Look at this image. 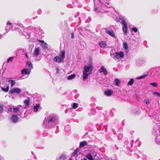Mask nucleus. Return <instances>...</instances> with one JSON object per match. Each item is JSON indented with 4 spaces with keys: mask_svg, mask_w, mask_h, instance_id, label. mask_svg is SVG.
I'll return each instance as SVG.
<instances>
[{
    "mask_svg": "<svg viewBox=\"0 0 160 160\" xmlns=\"http://www.w3.org/2000/svg\"><path fill=\"white\" fill-rule=\"evenodd\" d=\"M57 117L53 114H51L48 117L45 118L43 122V125L46 128L53 127L58 123Z\"/></svg>",
    "mask_w": 160,
    "mask_h": 160,
    "instance_id": "1",
    "label": "nucleus"
},
{
    "mask_svg": "<svg viewBox=\"0 0 160 160\" xmlns=\"http://www.w3.org/2000/svg\"><path fill=\"white\" fill-rule=\"evenodd\" d=\"M93 70L92 64V63H90L88 66H85L84 68L83 71V79L85 80L87 79L89 74Z\"/></svg>",
    "mask_w": 160,
    "mask_h": 160,
    "instance_id": "2",
    "label": "nucleus"
},
{
    "mask_svg": "<svg viewBox=\"0 0 160 160\" xmlns=\"http://www.w3.org/2000/svg\"><path fill=\"white\" fill-rule=\"evenodd\" d=\"M12 112L14 113H17L18 115L20 116L24 112L23 107L20 105L17 108H12Z\"/></svg>",
    "mask_w": 160,
    "mask_h": 160,
    "instance_id": "3",
    "label": "nucleus"
},
{
    "mask_svg": "<svg viewBox=\"0 0 160 160\" xmlns=\"http://www.w3.org/2000/svg\"><path fill=\"white\" fill-rule=\"evenodd\" d=\"M121 23L122 25V30L124 35H126L128 29V25L125 21L123 19L121 20Z\"/></svg>",
    "mask_w": 160,
    "mask_h": 160,
    "instance_id": "4",
    "label": "nucleus"
},
{
    "mask_svg": "<svg viewBox=\"0 0 160 160\" xmlns=\"http://www.w3.org/2000/svg\"><path fill=\"white\" fill-rule=\"evenodd\" d=\"M115 59L122 58L124 57V53L122 52H116L114 54Z\"/></svg>",
    "mask_w": 160,
    "mask_h": 160,
    "instance_id": "5",
    "label": "nucleus"
},
{
    "mask_svg": "<svg viewBox=\"0 0 160 160\" xmlns=\"http://www.w3.org/2000/svg\"><path fill=\"white\" fill-rule=\"evenodd\" d=\"M96 155V152L93 153V154L88 153L86 155L85 157L89 160H94L93 157L95 158Z\"/></svg>",
    "mask_w": 160,
    "mask_h": 160,
    "instance_id": "6",
    "label": "nucleus"
},
{
    "mask_svg": "<svg viewBox=\"0 0 160 160\" xmlns=\"http://www.w3.org/2000/svg\"><path fill=\"white\" fill-rule=\"evenodd\" d=\"M99 2L106 7L108 8L110 6V3L108 0H98Z\"/></svg>",
    "mask_w": 160,
    "mask_h": 160,
    "instance_id": "7",
    "label": "nucleus"
},
{
    "mask_svg": "<svg viewBox=\"0 0 160 160\" xmlns=\"http://www.w3.org/2000/svg\"><path fill=\"white\" fill-rule=\"evenodd\" d=\"M31 72V70L29 69L24 68L21 71L23 75H28Z\"/></svg>",
    "mask_w": 160,
    "mask_h": 160,
    "instance_id": "8",
    "label": "nucleus"
},
{
    "mask_svg": "<svg viewBox=\"0 0 160 160\" xmlns=\"http://www.w3.org/2000/svg\"><path fill=\"white\" fill-rule=\"evenodd\" d=\"M21 92L20 89L18 88H14L10 91V92L11 94L15 92L17 93H19Z\"/></svg>",
    "mask_w": 160,
    "mask_h": 160,
    "instance_id": "9",
    "label": "nucleus"
},
{
    "mask_svg": "<svg viewBox=\"0 0 160 160\" xmlns=\"http://www.w3.org/2000/svg\"><path fill=\"white\" fill-rule=\"evenodd\" d=\"M13 27V26L12 25V23L8 21L7 22V26L6 27V30L12 29Z\"/></svg>",
    "mask_w": 160,
    "mask_h": 160,
    "instance_id": "10",
    "label": "nucleus"
},
{
    "mask_svg": "<svg viewBox=\"0 0 160 160\" xmlns=\"http://www.w3.org/2000/svg\"><path fill=\"white\" fill-rule=\"evenodd\" d=\"M11 120L12 122L16 123L18 121V118L17 115H13L11 117Z\"/></svg>",
    "mask_w": 160,
    "mask_h": 160,
    "instance_id": "11",
    "label": "nucleus"
},
{
    "mask_svg": "<svg viewBox=\"0 0 160 160\" xmlns=\"http://www.w3.org/2000/svg\"><path fill=\"white\" fill-rule=\"evenodd\" d=\"M30 101V100L29 98H28L27 99L24 100L23 102L24 104H25L26 106L25 107H23V109L24 108H27L29 107V105Z\"/></svg>",
    "mask_w": 160,
    "mask_h": 160,
    "instance_id": "12",
    "label": "nucleus"
},
{
    "mask_svg": "<svg viewBox=\"0 0 160 160\" xmlns=\"http://www.w3.org/2000/svg\"><path fill=\"white\" fill-rule=\"evenodd\" d=\"M106 32L112 37H115L114 32L111 29L109 30L106 29Z\"/></svg>",
    "mask_w": 160,
    "mask_h": 160,
    "instance_id": "13",
    "label": "nucleus"
},
{
    "mask_svg": "<svg viewBox=\"0 0 160 160\" xmlns=\"http://www.w3.org/2000/svg\"><path fill=\"white\" fill-rule=\"evenodd\" d=\"M100 73L103 72L104 75H106L107 74V71L106 69L104 68V66H102L101 68L99 70Z\"/></svg>",
    "mask_w": 160,
    "mask_h": 160,
    "instance_id": "14",
    "label": "nucleus"
},
{
    "mask_svg": "<svg viewBox=\"0 0 160 160\" xmlns=\"http://www.w3.org/2000/svg\"><path fill=\"white\" fill-rule=\"evenodd\" d=\"M145 61L144 60L140 59L138 60L137 62V64L138 66H141L145 64Z\"/></svg>",
    "mask_w": 160,
    "mask_h": 160,
    "instance_id": "15",
    "label": "nucleus"
},
{
    "mask_svg": "<svg viewBox=\"0 0 160 160\" xmlns=\"http://www.w3.org/2000/svg\"><path fill=\"white\" fill-rule=\"evenodd\" d=\"M148 75V72H146L141 76L137 77L136 78L137 79H142L147 77Z\"/></svg>",
    "mask_w": 160,
    "mask_h": 160,
    "instance_id": "16",
    "label": "nucleus"
},
{
    "mask_svg": "<svg viewBox=\"0 0 160 160\" xmlns=\"http://www.w3.org/2000/svg\"><path fill=\"white\" fill-rule=\"evenodd\" d=\"M113 91L110 90L108 89L104 92V94L107 96H110L113 94Z\"/></svg>",
    "mask_w": 160,
    "mask_h": 160,
    "instance_id": "17",
    "label": "nucleus"
},
{
    "mask_svg": "<svg viewBox=\"0 0 160 160\" xmlns=\"http://www.w3.org/2000/svg\"><path fill=\"white\" fill-rule=\"evenodd\" d=\"M40 50L38 48H36L35 50V51L33 53V55L34 56H38L40 53Z\"/></svg>",
    "mask_w": 160,
    "mask_h": 160,
    "instance_id": "18",
    "label": "nucleus"
},
{
    "mask_svg": "<svg viewBox=\"0 0 160 160\" xmlns=\"http://www.w3.org/2000/svg\"><path fill=\"white\" fill-rule=\"evenodd\" d=\"M62 59L59 56H56L54 59L55 61L57 62L60 63L62 61Z\"/></svg>",
    "mask_w": 160,
    "mask_h": 160,
    "instance_id": "19",
    "label": "nucleus"
},
{
    "mask_svg": "<svg viewBox=\"0 0 160 160\" xmlns=\"http://www.w3.org/2000/svg\"><path fill=\"white\" fill-rule=\"evenodd\" d=\"M26 67L28 68H29L30 70L33 68V66L31 62L30 61H27L26 62Z\"/></svg>",
    "mask_w": 160,
    "mask_h": 160,
    "instance_id": "20",
    "label": "nucleus"
},
{
    "mask_svg": "<svg viewBox=\"0 0 160 160\" xmlns=\"http://www.w3.org/2000/svg\"><path fill=\"white\" fill-rule=\"evenodd\" d=\"M40 105L39 104H37L36 105H34L33 107L34 111L35 112H36L38 111V110L39 109Z\"/></svg>",
    "mask_w": 160,
    "mask_h": 160,
    "instance_id": "21",
    "label": "nucleus"
},
{
    "mask_svg": "<svg viewBox=\"0 0 160 160\" xmlns=\"http://www.w3.org/2000/svg\"><path fill=\"white\" fill-rule=\"evenodd\" d=\"M99 45L101 48H104L106 46V44L105 42L101 41L99 43Z\"/></svg>",
    "mask_w": 160,
    "mask_h": 160,
    "instance_id": "22",
    "label": "nucleus"
},
{
    "mask_svg": "<svg viewBox=\"0 0 160 160\" xmlns=\"http://www.w3.org/2000/svg\"><path fill=\"white\" fill-rule=\"evenodd\" d=\"M87 142L86 141H82L80 142L79 144V147H82L84 146L87 145Z\"/></svg>",
    "mask_w": 160,
    "mask_h": 160,
    "instance_id": "23",
    "label": "nucleus"
},
{
    "mask_svg": "<svg viewBox=\"0 0 160 160\" xmlns=\"http://www.w3.org/2000/svg\"><path fill=\"white\" fill-rule=\"evenodd\" d=\"M59 56L60 57V58H61L62 59H63L65 57V51H63L61 52Z\"/></svg>",
    "mask_w": 160,
    "mask_h": 160,
    "instance_id": "24",
    "label": "nucleus"
},
{
    "mask_svg": "<svg viewBox=\"0 0 160 160\" xmlns=\"http://www.w3.org/2000/svg\"><path fill=\"white\" fill-rule=\"evenodd\" d=\"M115 85L116 86H119L121 83V81L118 78L115 79Z\"/></svg>",
    "mask_w": 160,
    "mask_h": 160,
    "instance_id": "25",
    "label": "nucleus"
},
{
    "mask_svg": "<svg viewBox=\"0 0 160 160\" xmlns=\"http://www.w3.org/2000/svg\"><path fill=\"white\" fill-rule=\"evenodd\" d=\"M76 75L74 74H72L69 76L68 77V80H72L75 78Z\"/></svg>",
    "mask_w": 160,
    "mask_h": 160,
    "instance_id": "26",
    "label": "nucleus"
},
{
    "mask_svg": "<svg viewBox=\"0 0 160 160\" xmlns=\"http://www.w3.org/2000/svg\"><path fill=\"white\" fill-rule=\"evenodd\" d=\"M134 80L132 78L128 82L127 85H132L134 82Z\"/></svg>",
    "mask_w": 160,
    "mask_h": 160,
    "instance_id": "27",
    "label": "nucleus"
},
{
    "mask_svg": "<svg viewBox=\"0 0 160 160\" xmlns=\"http://www.w3.org/2000/svg\"><path fill=\"white\" fill-rule=\"evenodd\" d=\"M2 89L5 92H7L9 90V86H7L6 88H4L3 87H1Z\"/></svg>",
    "mask_w": 160,
    "mask_h": 160,
    "instance_id": "28",
    "label": "nucleus"
},
{
    "mask_svg": "<svg viewBox=\"0 0 160 160\" xmlns=\"http://www.w3.org/2000/svg\"><path fill=\"white\" fill-rule=\"evenodd\" d=\"M8 82L10 83L11 87H12L15 84V82L13 80H9Z\"/></svg>",
    "mask_w": 160,
    "mask_h": 160,
    "instance_id": "29",
    "label": "nucleus"
},
{
    "mask_svg": "<svg viewBox=\"0 0 160 160\" xmlns=\"http://www.w3.org/2000/svg\"><path fill=\"white\" fill-rule=\"evenodd\" d=\"M79 149H77L74 150V151L72 152V155L75 156L79 152Z\"/></svg>",
    "mask_w": 160,
    "mask_h": 160,
    "instance_id": "30",
    "label": "nucleus"
},
{
    "mask_svg": "<svg viewBox=\"0 0 160 160\" xmlns=\"http://www.w3.org/2000/svg\"><path fill=\"white\" fill-rule=\"evenodd\" d=\"M123 48L127 50L128 48V45L126 42H124L123 43Z\"/></svg>",
    "mask_w": 160,
    "mask_h": 160,
    "instance_id": "31",
    "label": "nucleus"
},
{
    "mask_svg": "<svg viewBox=\"0 0 160 160\" xmlns=\"http://www.w3.org/2000/svg\"><path fill=\"white\" fill-rule=\"evenodd\" d=\"M66 156L64 154H62L59 157V158L61 159L65 160L66 159Z\"/></svg>",
    "mask_w": 160,
    "mask_h": 160,
    "instance_id": "32",
    "label": "nucleus"
},
{
    "mask_svg": "<svg viewBox=\"0 0 160 160\" xmlns=\"http://www.w3.org/2000/svg\"><path fill=\"white\" fill-rule=\"evenodd\" d=\"M150 85L155 87H157L158 86V83L156 82H151L150 83Z\"/></svg>",
    "mask_w": 160,
    "mask_h": 160,
    "instance_id": "33",
    "label": "nucleus"
},
{
    "mask_svg": "<svg viewBox=\"0 0 160 160\" xmlns=\"http://www.w3.org/2000/svg\"><path fill=\"white\" fill-rule=\"evenodd\" d=\"M95 10V11L96 12H103L102 11L100 8H95L94 9Z\"/></svg>",
    "mask_w": 160,
    "mask_h": 160,
    "instance_id": "34",
    "label": "nucleus"
},
{
    "mask_svg": "<svg viewBox=\"0 0 160 160\" xmlns=\"http://www.w3.org/2000/svg\"><path fill=\"white\" fill-rule=\"evenodd\" d=\"M78 104L76 103H74L73 104L72 107L73 109H75L78 108Z\"/></svg>",
    "mask_w": 160,
    "mask_h": 160,
    "instance_id": "35",
    "label": "nucleus"
},
{
    "mask_svg": "<svg viewBox=\"0 0 160 160\" xmlns=\"http://www.w3.org/2000/svg\"><path fill=\"white\" fill-rule=\"evenodd\" d=\"M152 94L154 96H158L160 97V93L157 92H153L152 93Z\"/></svg>",
    "mask_w": 160,
    "mask_h": 160,
    "instance_id": "36",
    "label": "nucleus"
},
{
    "mask_svg": "<svg viewBox=\"0 0 160 160\" xmlns=\"http://www.w3.org/2000/svg\"><path fill=\"white\" fill-rule=\"evenodd\" d=\"M91 18L90 17H89L86 20L85 22L86 23H88L90 22L91 21Z\"/></svg>",
    "mask_w": 160,
    "mask_h": 160,
    "instance_id": "37",
    "label": "nucleus"
},
{
    "mask_svg": "<svg viewBox=\"0 0 160 160\" xmlns=\"http://www.w3.org/2000/svg\"><path fill=\"white\" fill-rule=\"evenodd\" d=\"M42 46L45 48H48V44L46 42H45Z\"/></svg>",
    "mask_w": 160,
    "mask_h": 160,
    "instance_id": "38",
    "label": "nucleus"
},
{
    "mask_svg": "<svg viewBox=\"0 0 160 160\" xmlns=\"http://www.w3.org/2000/svg\"><path fill=\"white\" fill-rule=\"evenodd\" d=\"M14 58L13 57H11L9 58L7 61V62H9L12 61V59Z\"/></svg>",
    "mask_w": 160,
    "mask_h": 160,
    "instance_id": "39",
    "label": "nucleus"
},
{
    "mask_svg": "<svg viewBox=\"0 0 160 160\" xmlns=\"http://www.w3.org/2000/svg\"><path fill=\"white\" fill-rule=\"evenodd\" d=\"M144 102L146 104H149L150 103L148 99H146L144 100Z\"/></svg>",
    "mask_w": 160,
    "mask_h": 160,
    "instance_id": "40",
    "label": "nucleus"
},
{
    "mask_svg": "<svg viewBox=\"0 0 160 160\" xmlns=\"http://www.w3.org/2000/svg\"><path fill=\"white\" fill-rule=\"evenodd\" d=\"M132 30L134 32H136L138 31V29L136 28H132Z\"/></svg>",
    "mask_w": 160,
    "mask_h": 160,
    "instance_id": "41",
    "label": "nucleus"
},
{
    "mask_svg": "<svg viewBox=\"0 0 160 160\" xmlns=\"http://www.w3.org/2000/svg\"><path fill=\"white\" fill-rule=\"evenodd\" d=\"M3 111V107L0 105V113H1Z\"/></svg>",
    "mask_w": 160,
    "mask_h": 160,
    "instance_id": "42",
    "label": "nucleus"
},
{
    "mask_svg": "<svg viewBox=\"0 0 160 160\" xmlns=\"http://www.w3.org/2000/svg\"><path fill=\"white\" fill-rule=\"evenodd\" d=\"M42 12V10L41 9H39L37 11V13L38 14H40Z\"/></svg>",
    "mask_w": 160,
    "mask_h": 160,
    "instance_id": "43",
    "label": "nucleus"
},
{
    "mask_svg": "<svg viewBox=\"0 0 160 160\" xmlns=\"http://www.w3.org/2000/svg\"><path fill=\"white\" fill-rule=\"evenodd\" d=\"M158 138H156V142H157L158 144H159L160 145V141H158Z\"/></svg>",
    "mask_w": 160,
    "mask_h": 160,
    "instance_id": "44",
    "label": "nucleus"
},
{
    "mask_svg": "<svg viewBox=\"0 0 160 160\" xmlns=\"http://www.w3.org/2000/svg\"><path fill=\"white\" fill-rule=\"evenodd\" d=\"M12 108H9L8 109V111L9 112H12Z\"/></svg>",
    "mask_w": 160,
    "mask_h": 160,
    "instance_id": "45",
    "label": "nucleus"
},
{
    "mask_svg": "<svg viewBox=\"0 0 160 160\" xmlns=\"http://www.w3.org/2000/svg\"><path fill=\"white\" fill-rule=\"evenodd\" d=\"M56 69L57 70L56 72L57 73H59V68H56Z\"/></svg>",
    "mask_w": 160,
    "mask_h": 160,
    "instance_id": "46",
    "label": "nucleus"
},
{
    "mask_svg": "<svg viewBox=\"0 0 160 160\" xmlns=\"http://www.w3.org/2000/svg\"><path fill=\"white\" fill-rule=\"evenodd\" d=\"M25 57L27 58H28V55L27 54V53L25 52Z\"/></svg>",
    "mask_w": 160,
    "mask_h": 160,
    "instance_id": "47",
    "label": "nucleus"
},
{
    "mask_svg": "<svg viewBox=\"0 0 160 160\" xmlns=\"http://www.w3.org/2000/svg\"><path fill=\"white\" fill-rule=\"evenodd\" d=\"M0 160H4V158L1 156H0Z\"/></svg>",
    "mask_w": 160,
    "mask_h": 160,
    "instance_id": "48",
    "label": "nucleus"
},
{
    "mask_svg": "<svg viewBox=\"0 0 160 160\" xmlns=\"http://www.w3.org/2000/svg\"><path fill=\"white\" fill-rule=\"evenodd\" d=\"M39 41L43 44L45 43L44 41L43 40H40Z\"/></svg>",
    "mask_w": 160,
    "mask_h": 160,
    "instance_id": "49",
    "label": "nucleus"
},
{
    "mask_svg": "<svg viewBox=\"0 0 160 160\" xmlns=\"http://www.w3.org/2000/svg\"><path fill=\"white\" fill-rule=\"evenodd\" d=\"M107 125H106L105 126V128H106V132L107 131Z\"/></svg>",
    "mask_w": 160,
    "mask_h": 160,
    "instance_id": "50",
    "label": "nucleus"
},
{
    "mask_svg": "<svg viewBox=\"0 0 160 160\" xmlns=\"http://www.w3.org/2000/svg\"><path fill=\"white\" fill-rule=\"evenodd\" d=\"M115 148L116 149L118 150V148L116 146V145H115Z\"/></svg>",
    "mask_w": 160,
    "mask_h": 160,
    "instance_id": "51",
    "label": "nucleus"
},
{
    "mask_svg": "<svg viewBox=\"0 0 160 160\" xmlns=\"http://www.w3.org/2000/svg\"><path fill=\"white\" fill-rule=\"evenodd\" d=\"M2 81L1 80V76H0V84H1Z\"/></svg>",
    "mask_w": 160,
    "mask_h": 160,
    "instance_id": "52",
    "label": "nucleus"
},
{
    "mask_svg": "<svg viewBox=\"0 0 160 160\" xmlns=\"http://www.w3.org/2000/svg\"><path fill=\"white\" fill-rule=\"evenodd\" d=\"M23 26V25H22V24H20V25H19V26L21 27H22V26Z\"/></svg>",
    "mask_w": 160,
    "mask_h": 160,
    "instance_id": "53",
    "label": "nucleus"
},
{
    "mask_svg": "<svg viewBox=\"0 0 160 160\" xmlns=\"http://www.w3.org/2000/svg\"><path fill=\"white\" fill-rule=\"evenodd\" d=\"M72 38H74V36L73 35V34H72Z\"/></svg>",
    "mask_w": 160,
    "mask_h": 160,
    "instance_id": "54",
    "label": "nucleus"
},
{
    "mask_svg": "<svg viewBox=\"0 0 160 160\" xmlns=\"http://www.w3.org/2000/svg\"><path fill=\"white\" fill-rule=\"evenodd\" d=\"M82 160H87L86 158H84L82 159Z\"/></svg>",
    "mask_w": 160,
    "mask_h": 160,
    "instance_id": "55",
    "label": "nucleus"
},
{
    "mask_svg": "<svg viewBox=\"0 0 160 160\" xmlns=\"http://www.w3.org/2000/svg\"><path fill=\"white\" fill-rule=\"evenodd\" d=\"M70 6V5H69L67 6V7H68V8H69V6Z\"/></svg>",
    "mask_w": 160,
    "mask_h": 160,
    "instance_id": "56",
    "label": "nucleus"
},
{
    "mask_svg": "<svg viewBox=\"0 0 160 160\" xmlns=\"http://www.w3.org/2000/svg\"><path fill=\"white\" fill-rule=\"evenodd\" d=\"M23 52H25V51H24V49H23Z\"/></svg>",
    "mask_w": 160,
    "mask_h": 160,
    "instance_id": "57",
    "label": "nucleus"
},
{
    "mask_svg": "<svg viewBox=\"0 0 160 160\" xmlns=\"http://www.w3.org/2000/svg\"><path fill=\"white\" fill-rule=\"evenodd\" d=\"M134 142V141L133 140H132V142Z\"/></svg>",
    "mask_w": 160,
    "mask_h": 160,
    "instance_id": "58",
    "label": "nucleus"
},
{
    "mask_svg": "<svg viewBox=\"0 0 160 160\" xmlns=\"http://www.w3.org/2000/svg\"><path fill=\"white\" fill-rule=\"evenodd\" d=\"M138 139H137V140H136V141H138Z\"/></svg>",
    "mask_w": 160,
    "mask_h": 160,
    "instance_id": "59",
    "label": "nucleus"
}]
</instances>
